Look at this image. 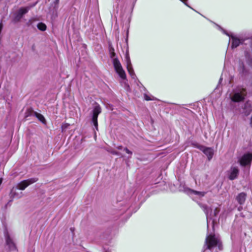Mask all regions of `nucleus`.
Instances as JSON below:
<instances>
[{"label": "nucleus", "mask_w": 252, "mask_h": 252, "mask_svg": "<svg viewBox=\"0 0 252 252\" xmlns=\"http://www.w3.org/2000/svg\"><path fill=\"white\" fill-rule=\"evenodd\" d=\"M251 126L252 127V116L251 119V122H250Z\"/></svg>", "instance_id": "28"}, {"label": "nucleus", "mask_w": 252, "mask_h": 252, "mask_svg": "<svg viewBox=\"0 0 252 252\" xmlns=\"http://www.w3.org/2000/svg\"><path fill=\"white\" fill-rule=\"evenodd\" d=\"M239 169L236 166H232L228 171V178L230 180H233L236 179L239 174Z\"/></svg>", "instance_id": "13"}, {"label": "nucleus", "mask_w": 252, "mask_h": 252, "mask_svg": "<svg viewBox=\"0 0 252 252\" xmlns=\"http://www.w3.org/2000/svg\"><path fill=\"white\" fill-rule=\"evenodd\" d=\"M246 194L244 192L239 193L236 197V200L240 204H243L246 200Z\"/></svg>", "instance_id": "15"}, {"label": "nucleus", "mask_w": 252, "mask_h": 252, "mask_svg": "<svg viewBox=\"0 0 252 252\" xmlns=\"http://www.w3.org/2000/svg\"><path fill=\"white\" fill-rule=\"evenodd\" d=\"M245 67H244V65L243 64V63H242L241 64V69H240V71L242 72H245Z\"/></svg>", "instance_id": "25"}, {"label": "nucleus", "mask_w": 252, "mask_h": 252, "mask_svg": "<svg viewBox=\"0 0 252 252\" xmlns=\"http://www.w3.org/2000/svg\"><path fill=\"white\" fill-rule=\"evenodd\" d=\"M5 239L6 246L8 247L9 251L10 252L16 251V248L15 245L7 234H5Z\"/></svg>", "instance_id": "14"}, {"label": "nucleus", "mask_w": 252, "mask_h": 252, "mask_svg": "<svg viewBox=\"0 0 252 252\" xmlns=\"http://www.w3.org/2000/svg\"><path fill=\"white\" fill-rule=\"evenodd\" d=\"M219 29L221 30L222 32L230 37L231 40V47L232 48H236L240 44H242L246 39L240 35H234L233 33L228 32L222 29L220 26H218Z\"/></svg>", "instance_id": "2"}, {"label": "nucleus", "mask_w": 252, "mask_h": 252, "mask_svg": "<svg viewBox=\"0 0 252 252\" xmlns=\"http://www.w3.org/2000/svg\"><path fill=\"white\" fill-rule=\"evenodd\" d=\"M252 161V154L248 153L239 158L238 161L242 166H250Z\"/></svg>", "instance_id": "7"}, {"label": "nucleus", "mask_w": 252, "mask_h": 252, "mask_svg": "<svg viewBox=\"0 0 252 252\" xmlns=\"http://www.w3.org/2000/svg\"><path fill=\"white\" fill-rule=\"evenodd\" d=\"M59 0H55V2L56 4H58V3L59 2Z\"/></svg>", "instance_id": "29"}, {"label": "nucleus", "mask_w": 252, "mask_h": 252, "mask_svg": "<svg viewBox=\"0 0 252 252\" xmlns=\"http://www.w3.org/2000/svg\"><path fill=\"white\" fill-rule=\"evenodd\" d=\"M9 195L12 199H19L23 196V193L16 187H14L11 189Z\"/></svg>", "instance_id": "12"}, {"label": "nucleus", "mask_w": 252, "mask_h": 252, "mask_svg": "<svg viewBox=\"0 0 252 252\" xmlns=\"http://www.w3.org/2000/svg\"><path fill=\"white\" fill-rule=\"evenodd\" d=\"M187 0H182V2L186 5H187V6L189 7H190L188 4V3L186 2Z\"/></svg>", "instance_id": "26"}, {"label": "nucleus", "mask_w": 252, "mask_h": 252, "mask_svg": "<svg viewBox=\"0 0 252 252\" xmlns=\"http://www.w3.org/2000/svg\"><path fill=\"white\" fill-rule=\"evenodd\" d=\"M212 223L214 225V220H212Z\"/></svg>", "instance_id": "32"}, {"label": "nucleus", "mask_w": 252, "mask_h": 252, "mask_svg": "<svg viewBox=\"0 0 252 252\" xmlns=\"http://www.w3.org/2000/svg\"><path fill=\"white\" fill-rule=\"evenodd\" d=\"M35 4L31 6H28L25 7H22L20 8L15 14L14 17L13 19V21L14 23L19 22L21 18L23 17V16L26 14L29 11V10Z\"/></svg>", "instance_id": "6"}, {"label": "nucleus", "mask_w": 252, "mask_h": 252, "mask_svg": "<svg viewBox=\"0 0 252 252\" xmlns=\"http://www.w3.org/2000/svg\"><path fill=\"white\" fill-rule=\"evenodd\" d=\"M1 183H2V179H0V185H1Z\"/></svg>", "instance_id": "31"}, {"label": "nucleus", "mask_w": 252, "mask_h": 252, "mask_svg": "<svg viewBox=\"0 0 252 252\" xmlns=\"http://www.w3.org/2000/svg\"><path fill=\"white\" fill-rule=\"evenodd\" d=\"M124 151L127 153L128 154L129 156L128 157V158H130L131 157V155L132 154V152H131L130 151H129L127 148H124Z\"/></svg>", "instance_id": "24"}, {"label": "nucleus", "mask_w": 252, "mask_h": 252, "mask_svg": "<svg viewBox=\"0 0 252 252\" xmlns=\"http://www.w3.org/2000/svg\"><path fill=\"white\" fill-rule=\"evenodd\" d=\"M246 94L247 92L245 89L238 88L234 91V94L231 98V100L236 102L242 101L245 99Z\"/></svg>", "instance_id": "4"}, {"label": "nucleus", "mask_w": 252, "mask_h": 252, "mask_svg": "<svg viewBox=\"0 0 252 252\" xmlns=\"http://www.w3.org/2000/svg\"><path fill=\"white\" fill-rule=\"evenodd\" d=\"M31 24V20H30L29 21L28 23V25H30Z\"/></svg>", "instance_id": "30"}, {"label": "nucleus", "mask_w": 252, "mask_h": 252, "mask_svg": "<svg viewBox=\"0 0 252 252\" xmlns=\"http://www.w3.org/2000/svg\"><path fill=\"white\" fill-rule=\"evenodd\" d=\"M101 112V109L100 106L96 104L94 108L92 117V122L96 130H98L97 117Z\"/></svg>", "instance_id": "8"}, {"label": "nucleus", "mask_w": 252, "mask_h": 252, "mask_svg": "<svg viewBox=\"0 0 252 252\" xmlns=\"http://www.w3.org/2000/svg\"><path fill=\"white\" fill-rule=\"evenodd\" d=\"M206 191H198L191 189H189L188 193L193 199L201 198L206 194Z\"/></svg>", "instance_id": "11"}, {"label": "nucleus", "mask_w": 252, "mask_h": 252, "mask_svg": "<svg viewBox=\"0 0 252 252\" xmlns=\"http://www.w3.org/2000/svg\"><path fill=\"white\" fill-rule=\"evenodd\" d=\"M126 68L128 67H132V64L130 62V60L128 55L126 56Z\"/></svg>", "instance_id": "21"}, {"label": "nucleus", "mask_w": 252, "mask_h": 252, "mask_svg": "<svg viewBox=\"0 0 252 252\" xmlns=\"http://www.w3.org/2000/svg\"><path fill=\"white\" fill-rule=\"evenodd\" d=\"M127 70L128 71L129 74L131 77V78L133 79H135L136 78V76L134 73V71L132 66V67H128V68H127Z\"/></svg>", "instance_id": "17"}, {"label": "nucleus", "mask_w": 252, "mask_h": 252, "mask_svg": "<svg viewBox=\"0 0 252 252\" xmlns=\"http://www.w3.org/2000/svg\"><path fill=\"white\" fill-rule=\"evenodd\" d=\"M205 246L206 248L208 249H211L216 247H218L219 250L221 249V245L219 238L213 234L207 235L205 240Z\"/></svg>", "instance_id": "3"}, {"label": "nucleus", "mask_w": 252, "mask_h": 252, "mask_svg": "<svg viewBox=\"0 0 252 252\" xmlns=\"http://www.w3.org/2000/svg\"><path fill=\"white\" fill-rule=\"evenodd\" d=\"M113 66L116 72L122 80L121 82L122 86H123L126 91H128L129 86L127 83V80L126 79V74L119 60H114Z\"/></svg>", "instance_id": "1"}, {"label": "nucleus", "mask_w": 252, "mask_h": 252, "mask_svg": "<svg viewBox=\"0 0 252 252\" xmlns=\"http://www.w3.org/2000/svg\"><path fill=\"white\" fill-rule=\"evenodd\" d=\"M37 181V179L35 178L29 179L28 180L21 181L17 184L15 187H16L19 189L23 190H24L28 186L36 182Z\"/></svg>", "instance_id": "9"}, {"label": "nucleus", "mask_w": 252, "mask_h": 252, "mask_svg": "<svg viewBox=\"0 0 252 252\" xmlns=\"http://www.w3.org/2000/svg\"><path fill=\"white\" fill-rule=\"evenodd\" d=\"M37 27L41 31H45L47 28L46 25L42 22L39 23L37 25Z\"/></svg>", "instance_id": "20"}, {"label": "nucleus", "mask_w": 252, "mask_h": 252, "mask_svg": "<svg viewBox=\"0 0 252 252\" xmlns=\"http://www.w3.org/2000/svg\"><path fill=\"white\" fill-rule=\"evenodd\" d=\"M144 98L147 101L154 100V97L153 96L150 97L146 94H144Z\"/></svg>", "instance_id": "22"}, {"label": "nucleus", "mask_w": 252, "mask_h": 252, "mask_svg": "<svg viewBox=\"0 0 252 252\" xmlns=\"http://www.w3.org/2000/svg\"><path fill=\"white\" fill-rule=\"evenodd\" d=\"M199 205L206 214L207 221V227H208L209 223H210L211 220L212 219V217L216 216L219 213L220 209L218 208H216L214 209L213 212H212L211 211L210 213V209L206 205H202L201 204H199Z\"/></svg>", "instance_id": "5"}, {"label": "nucleus", "mask_w": 252, "mask_h": 252, "mask_svg": "<svg viewBox=\"0 0 252 252\" xmlns=\"http://www.w3.org/2000/svg\"><path fill=\"white\" fill-rule=\"evenodd\" d=\"M109 53L110 58L112 59V63H113L114 60L118 59L117 58H115L116 54L114 52V49L113 47H110L109 49Z\"/></svg>", "instance_id": "18"}, {"label": "nucleus", "mask_w": 252, "mask_h": 252, "mask_svg": "<svg viewBox=\"0 0 252 252\" xmlns=\"http://www.w3.org/2000/svg\"><path fill=\"white\" fill-rule=\"evenodd\" d=\"M108 151L109 152H110L111 154H112L113 155H117V156H120L121 157H123V156L121 155V154L118 152H116L114 150H108Z\"/></svg>", "instance_id": "23"}, {"label": "nucleus", "mask_w": 252, "mask_h": 252, "mask_svg": "<svg viewBox=\"0 0 252 252\" xmlns=\"http://www.w3.org/2000/svg\"><path fill=\"white\" fill-rule=\"evenodd\" d=\"M251 111H252L251 105L248 102H247L244 104L243 113L245 114V115L248 116L251 113Z\"/></svg>", "instance_id": "16"}, {"label": "nucleus", "mask_w": 252, "mask_h": 252, "mask_svg": "<svg viewBox=\"0 0 252 252\" xmlns=\"http://www.w3.org/2000/svg\"><path fill=\"white\" fill-rule=\"evenodd\" d=\"M197 148L204 153L207 157L209 160L212 159L214 155V149L213 148L206 147L201 145L198 146Z\"/></svg>", "instance_id": "10"}, {"label": "nucleus", "mask_w": 252, "mask_h": 252, "mask_svg": "<svg viewBox=\"0 0 252 252\" xmlns=\"http://www.w3.org/2000/svg\"><path fill=\"white\" fill-rule=\"evenodd\" d=\"M34 115L42 123H45V119L42 115L37 112H34Z\"/></svg>", "instance_id": "19"}, {"label": "nucleus", "mask_w": 252, "mask_h": 252, "mask_svg": "<svg viewBox=\"0 0 252 252\" xmlns=\"http://www.w3.org/2000/svg\"><path fill=\"white\" fill-rule=\"evenodd\" d=\"M122 148H123V147L122 146H119L117 147V149H118L119 150L122 149Z\"/></svg>", "instance_id": "27"}]
</instances>
